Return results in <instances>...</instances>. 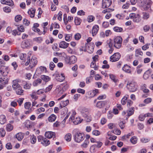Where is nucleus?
<instances>
[{"mask_svg": "<svg viewBox=\"0 0 153 153\" xmlns=\"http://www.w3.org/2000/svg\"><path fill=\"white\" fill-rule=\"evenodd\" d=\"M89 112L88 109L85 108H82L80 110V112L82 115L84 117L85 120L87 122H89L91 120Z\"/></svg>", "mask_w": 153, "mask_h": 153, "instance_id": "nucleus-1", "label": "nucleus"}, {"mask_svg": "<svg viewBox=\"0 0 153 153\" xmlns=\"http://www.w3.org/2000/svg\"><path fill=\"white\" fill-rule=\"evenodd\" d=\"M137 83L133 81L129 82L127 84V88L129 91L131 92H134L136 91L137 89Z\"/></svg>", "mask_w": 153, "mask_h": 153, "instance_id": "nucleus-2", "label": "nucleus"}, {"mask_svg": "<svg viewBox=\"0 0 153 153\" xmlns=\"http://www.w3.org/2000/svg\"><path fill=\"white\" fill-rule=\"evenodd\" d=\"M28 58H29V57H28ZM37 63V58L35 56H32L30 59V58L25 63V65L27 66L29 64L30 67L31 68H32L36 65Z\"/></svg>", "mask_w": 153, "mask_h": 153, "instance_id": "nucleus-3", "label": "nucleus"}, {"mask_svg": "<svg viewBox=\"0 0 153 153\" xmlns=\"http://www.w3.org/2000/svg\"><path fill=\"white\" fill-rule=\"evenodd\" d=\"M122 39L120 36H117L114 39V46L117 49L120 48L122 45Z\"/></svg>", "mask_w": 153, "mask_h": 153, "instance_id": "nucleus-4", "label": "nucleus"}, {"mask_svg": "<svg viewBox=\"0 0 153 153\" xmlns=\"http://www.w3.org/2000/svg\"><path fill=\"white\" fill-rule=\"evenodd\" d=\"M76 114L75 112H73L72 114L69 118V121L73 122L75 125H77L81 123L82 120L79 117H74V116Z\"/></svg>", "mask_w": 153, "mask_h": 153, "instance_id": "nucleus-5", "label": "nucleus"}, {"mask_svg": "<svg viewBox=\"0 0 153 153\" xmlns=\"http://www.w3.org/2000/svg\"><path fill=\"white\" fill-rule=\"evenodd\" d=\"M65 60L67 64H71L75 63L77 61V58L74 56L70 57L66 56L65 58Z\"/></svg>", "mask_w": 153, "mask_h": 153, "instance_id": "nucleus-6", "label": "nucleus"}, {"mask_svg": "<svg viewBox=\"0 0 153 153\" xmlns=\"http://www.w3.org/2000/svg\"><path fill=\"white\" fill-rule=\"evenodd\" d=\"M85 136L82 133L79 132L76 133L74 137L75 141L77 143H80L84 139Z\"/></svg>", "mask_w": 153, "mask_h": 153, "instance_id": "nucleus-7", "label": "nucleus"}, {"mask_svg": "<svg viewBox=\"0 0 153 153\" xmlns=\"http://www.w3.org/2000/svg\"><path fill=\"white\" fill-rule=\"evenodd\" d=\"M120 57V55L119 53H114L110 57V60L112 62H114L118 61Z\"/></svg>", "mask_w": 153, "mask_h": 153, "instance_id": "nucleus-8", "label": "nucleus"}, {"mask_svg": "<svg viewBox=\"0 0 153 153\" xmlns=\"http://www.w3.org/2000/svg\"><path fill=\"white\" fill-rule=\"evenodd\" d=\"M96 106L97 107L101 108L106 106H109V102L106 101H100L97 102Z\"/></svg>", "mask_w": 153, "mask_h": 153, "instance_id": "nucleus-9", "label": "nucleus"}, {"mask_svg": "<svg viewBox=\"0 0 153 153\" xmlns=\"http://www.w3.org/2000/svg\"><path fill=\"white\" fill-rule=\"evenodd\" d=\"M9 71L8 67L6 66L1 67L0 69V73L3 76H7Z\"/></svg>", "mask_w": 153, "mask_h": 153, "instance_id": "nucleus-10", "label": "nucleus"}, {"mask_svg": "<svg viewBox=\"0 0 153 153\" xmlns=\"http://www.w3.org/2000/svg\"><path fill=\"white\" fill-rule=\"evenodd\" d=\"M45 136L49 139L53 138L54 140H56V139L55 133L52 131L46 132L45 134Z\"/></svg>", "mask_w": 153, "mask_h": 153, "instance_id": "nucleus-11", "label": "nucleus"}, {"mask_svg": "<svg viewBox=\"0 0 153 153\" xmlns=\"http://www.w3.org/2000/svg\"><path fill=\"white\" fill-rule=\"evenodd\" d=\"M56 79L58 81L61 82L65 79V76L63 74H61L60 75L58 73H56L55 74Z\"/></svg>", "mask_w": 153, "mask_h": 153, "instance_id": "nucleus-12", "label": "nucleus"}, {"mask_svg": "<svg viewBox=\"0 0 153 153\" xmlns=\"http://www.w3.org/2000/svg\"><path fill=\"white\" fill-rule=\"evenodd\" d=\"M111 0H102V7L105 8L108 7L111 4Z\"/></svg>", "mask_w": 153, "mask_h": 153, "instance_id": "nucleus-13", "label": "nucleus"}, {"mask_svg": "<svg viewBox=\"0 0 153 153\" xmlns=\"http://www.w3.org/2000/svg\"><path fill=\"white\" fill-rule=\"evenodd\" d=\"M19 80L18 79L13 80L12 82V87L14 90L16 89L17 88L21 86L19 84Z\"/></svg>", "mask_w": 153, "mask_h": 153, "instance_id": "nucleus-14", "label": "nucleus"}, {"mask_svg": "<svg viewBox=\"0 0 153 153\" xmlns=\"http://www.w3.org/2000/svg\"><path fill=\"white\" fill-rule=\"evenodd\" d=\"M9 79L7 76H4L0 78V83L2 85H5L7 84Z\"/></svg>", "mask_w": 153, "mask_h": 153, "instance_id": "nucleus-15", "label": "nucleus"}, {"mask_svg": "<svg viewBox=\"0 0 153 153\" xmlns=\"http://www.w3.org/2000/svg\"><path fill=\"white\" fill-rule=\"evenodd\" d=\"M1 2L2 4H5L10 6H13L14 4L12 0H1Z\"/></svg>", "mask_w": 153, "mask_h": 153, "instance_id": "nucleus-16", "label": "nucleus"}, {"mask_svg": "<svg viewBox=\"0 0 153 153\" xmlns=\"http://www.w3.org/2000/svg\"><path fill=\"white\" fill-rule=\"evenodd\" d=\"M134 111V107H131L128 111L127 115L124 117V119L126 120H127L128 117L133 114Z\"/></svg>", "mask_w": 153, "mask_h": 153, "instance_id": "nucleus-17", "label": "nucleus"}, {"mask_svg": "<svg viewBox=\"0 0 153 153\" xmlns=\"http://www.w3.org/2000/svg\"><path fill=\"white\" fill-rule=\"evenodd\" d=\"M98 92V90L97 89H95V90L88 92V95L89 97H92L95 96Z\"/></svg>", "mask_w": 153, "mask_h": 153, "instance_id": "nucleus-18", "label": "nucleus"}, {"mask_svg": "<svg viewBox=\"0 0 153 153\" xmlns=\"http://www.w3.org/2000/svg\"><path fill=\"white\" fill-rule=\"evenodd\" d=\"M99 29L98 25H95L94 26L92 30V34L93 36H95L97 33Z\"/></svg>", "mask_w": 153, "mask_h": 153, "instance_id": "nucleus-19", "label": "nucleus"}, {"mask_svg": "<svg viewBox=\"0 0 153 153\" xmlns=\"http://www.w3.org/2000/svg\"><path fill=\"white\" fill-rule=\"evenodd\" d=\"M68 45L69 43L64 41H62L59 44V47L61 48H66L68 47Z\"/></svg>", "mask_w": 153, "mask_h": 153, "instance_id": "nucleus-20", "label": "nucleus"}, {"mask_svg": "<svg viewBox=\"0 0 153 153\" xmlns=\"http://www.w3.org/2000/svg\"><path fill=\"white\" fill-rule=\"evenodd\" d=\"M7 119L6 116L3 114L0 115V124H4L6 122Z\"/></svg>", "mask_w": 153, "mask_h": 153, "instance_id": "nucleus-21", "label": "nucleus"}, {"mask_svg": "<svg viewBox=\"0 0 153 153\" xmlns=\"http://www.w3.org/2000/svg\"><path fill=\"white\" fill-rule=\"evenodd\" d=\"M16 91V93L17 94L19 95H23L24 91L22 89L21 86L16 89L14 90Z\"/></svg>", "mask_w": 153, "mask_h": 153, "instance_id": "nucleus-22", "label": "nucleus"}, {"mask_svg": "<svg viewBox=\"0 0 153 153\" xmlns=\"http://www.w3.org/2000/svg\"><path fill=\"white\" fill-rule=\"evenodd\" d=\"M123 70L125 72L131 73V71L130 70V67L127 65H125L123 68Z\"/></svg>", "mask_w": 153, "mask_h": 153, "instance_id": "nucleus-23", "label": "nucleus"}, {"mask_svg": "<svg viewBox=\"0 0 153 153\" xmlns=\"http://www.w3.org/2000/svg\"><path fill=\"white\" fill-rule=\"evenodd\" d=\"M56 118V117L55 115L52 114L48 118V120L49 122H52L55 121Z\"/></svg>", "mask_w": 153, "mask_h": 153, "instance_id": "nucleus-24", "label": "nucleus"}, {"mask_svg": "<svg viewBox=\"0 0 153 153\" xmlns=\"http://www.w3.org/2000/svg\"><path fill=\"white\" fill-rule=\"evenodd\" d=\"M25 125L27 128H30L32 127V122L28 120H26L25 123Z\"/></svg>", "mask_w": 153, "mask_h": 153, "instance_id": "nucleus-25", "label": "nucleus"}, {"mask_svg": "<svg viewBox=\"0 0 153 153\" xmlns=\"http://www.w3.org/2000/svg\"><path fill=\"white\" fill-rule=\"evenodd\" d=\"M69 103V100H68L65 101H62L60 104V107L61 108L65 107Z\"/></svg>", "mask_w": 153, "mask_h": 153, "instance_id": "nucleus-26", "label": "nucleus"}, {"mask_svg": "<svg viewBox=\"0 0 153 153\" xmlns=\"http://www.w3.org/2000/svg\"><path fill=\"white\" fill-rule=\"evenodd\" d=\"M50 141L46 138H44L42 142V144L45 146H47L50 144Z\"/></svg>", "mask_w": 153, "mask_h": 153, "instance_id": "nucleus-27", "label": "nucleus"}, {"mask_svg": "<svg viewBox=\"0 0 153 153\" xmlns=\"http://www.w3.org/2000/svg\"><path fill=\"white\" fill-rule=\"evenodd\" d=\"M24 135L22 133L20 132L17 133L16 135V138L19 141L21 140L23 138Z\"/></svg>", "mask_w": 153, "mask_h": 153, "instance_id": "nucleus-28", "label": "nucleus"}, {"mask_svg": "<svg viewBox=\"0 0 153 153\" xmlns=\"http://www.w3.org/2000/svg\"><path fill=\"white\" fill-rule=\"evenodd\" d=\"M35 12V9H31L28 11V13L31 18H33L34 16Z\"/></svg>", "mask_w": 153, "mask_h": 153, "instance_id": "nucleus-29", "label": "nucleus"}, {"mask_svg": "<svg viewBox=\"0 0 153 153\" xmlns=\"http://www.w3.org/2000/svg\"><path fill=\"white\" fill-rule=\"evenodd\" d=\"M41 78L46 82H48L50 79V78L48 76L45 75H41Z\"/></svg>", "mask_w": 153, "mask_h": 153, "instance_id": "nucleus-30", "label": "nucleus"}, {"mask_svg": "<svg viewBox=\"0 0 153 153\" xmlns=\"http://www.w3.org/2000/svg\"><path fill=\"white\" fill-rule=\"evenodd\" d=\"M142 14V18L143 19L147 20L149 18L150 15L149 13L146 12H143Z\"/></svg>", "mask_w": 153, "mask_h": 153, "instance_id": "nucleus-31", "label": "nucleus"}, {"mask_svg": "<svg viewBox=\"0 0 153 153\" xmlns=\"http://www.w3.org/2000/svg\"><path fill=\"white\" fill-rule=\"evenodd\" d=\"M97 146L96 145H93L91 146L90 149V151L91 153H95L96 151Z\"/></svg>", "mask_w": 153, "mask_h": 153, "instance_id": "nucleus-32", "label": "nucleus"}, {"mask_svg": "<svg viewBox=\"0 0 153 153\" xmlns=\"http://www.w3.org/2000/svg\"><path fill=\"white\" fill-rule=\"evenodd\" d=\"M141 89L144 93H148L149 91V90L146 88V84H143L141 86Z\"/></svg>", "mask_w": 153, "mask_h": 153, "instance_id": "nucleus-33", "label": "nucleus"}, {"mask_svg": "<svg viewBox=\"0 0 153 153\" xmlns=\"http://www.w3.org/2000/svg\"><path fill=\"white\" fill-rule=\"evenodd\" d=\"M150 72L149 70H148L146 71L143 75V78L144 79H146L148 78L149 76V74Z\"/></svg>", "mask_w": 153, "mask_h": 153, "instance_id": "nucleus-34", "label": "nucleus"}, {"mask_svg": "<svg viewBox=\"0 0 153 153\" xmlns=\"http://www.w3.org/2000/svg\"><path fill=\"white\" fill-rule=\"evenodd\" d=\"M71 134L70 133L67 134L65 137V139L67 142H69L71 140Z\"/></svg>", "mask_w": 153, "mask_h": 153, "instance_id": "nucleus-35", "label": "nucleus"}, {"mask_svg": "<svg viewBox=\"0 0 153 153\" xmlns=\"http://www.w3.org/2000/svg\"><path fill=\"white\" fill-rule=\"evenodd\" d=\"M42 80L40 79H38L35 80L33 83V85L34 86H37L39 84L42 82Z\"/></svg>", "mask_w": 153, "mask_h": 153, "instance_id": "nucleus-36", "label": "nucleus"}, {"mask_svg": "<svg viewBox=\"0 0 153 153\" xmlns=\"http://www.w3.org/2000/svg\"><path fill=\"white\" fill-rule=\"evenodd\" d=\"M91 67L92 68H94L95 70H97L98 68V66L96 65V63L95 61H93L91 63Z\"/></svg>", "mask_w": 153, "mask_h": 153, "instance_id": "nucleus-37", "label": "nucleus"}, {"mask_svg": "<svg viewBox=\"0 0 153 153\" xmlns=\"http://www.w3.org/2000/svg\"><path fill=\"white\" fill-rule=\"evenodd\" d=\"M36 141V136L34 135H33L30 137V142L32 144H35Z\"/></svg>", "mask_w": 153, "mask_h": 153, "instance_id": "nucleus-38", "label": "nucleus"}, {"mask_svg": "<svg viewBox=\"0 0 153 153\" xmlns=\"http://www.w3.org/2000/svg\"><path fill=\"white\" fill-rule=\"evenodd\" d=\"M110 78L115 83H116L118 81L116 79V76L113 74H109Z\"/></svg>", "mask_w": 153, "mask_h": 153, "instance_id": "nucleus-39", "label": "nucleus"}, {"mask_svg": "<svg viewBox=\"0 0 153 153\" xmlns=\"http://www.w3.org/2000/svg\"><path fill=\"white\" fill-rule=\"evenodd\" d=\"M81 19L77 17H75V23L76 25H79L81 22Z\"/></svg>", "mask_w": 153, "mask_h": 153, "instance_id": "nucleus-40", "label": "nucleus"}, {"mask_svg": "<svg viewBox=\"0 0 153 153\" xmlns=\"http://www.w3.org/2000/svg\"><path fill=\"white\" fill-rule=\"evenodd\" d=\"M13 129V126L10 124H7L6 126V130L8 131H10Z\"/></svg>", "mask_w": 153, "mask_h": 153, "instance_id": "nucleus-41", "label": "nucleus"}, {"mask_svg": "<svg viewBox=\"0 0 153 153\" xmlns=\"http://www.w3.org/2000/svg\"><path fill=\"white\" fill-rule=\"evenodd\" d=\"M128 95H126L124 96L121 100V103L123 105H124L126 104V100L128 97Z\"/></svg>", "mask_w": 153, "mask_h": 153, "instance_id": "nucleus-42", "label": "nucleus"}, {"mask_svg": "<svg viewBox=\"0 0 153 153\" xmlns=\"http://www.w3.org/2000/svg\"><path fill=\"white\" fill-rule=\"evenodd\" d=\"M23 43L25 47L27 48V47L30 46V41L28 40H25V41Z\"/></svg>", "mask_w": 153, "mask_h": 153, "instance_id": "nucleus-43", "label": "nucleus"}, {"mask_svg": "<svg viewBox=\"0 0 153 153\" xmlns=\"http://www.w3.org/2000/svg\"><path fill=\"white\" fill-rule=\"evenodd\" d=\"M26 56V54L23 53H21L20 55V58L21 60H22L23 62H25Z\"/></svg>", "mask_w": 153, "mask_h": 153, "instance_id": "nucleus-44", "label": "nucleus"}, {"mask_svg": "<svg viewBox=\"0 0 153 153\" xmlns=\"http://www.w3.org/2000/svg\"><path fill=\"white\" fill-rule=\"evenodd\" d=\"M89 143V141L88 140H85L84 142L81 145L82 147L84 148H86Z\"/></svg>", "mask_w": 153, "mask_h": 153, "instance_id": "nucleus-45", "label": "nucleus"}, {"mask_svg": "<svg viewBox=\"0 0 153 153\" xmlns=\"http://www.w3.org/2000/svg\"><path fill=\"white\" fill-rule=\"evenodd\" d=\"M130 140L131 143L133 144H135L137 142V139L134 136L131 138Z\"/></svg>", "mask_w": 153, "mask_h": 153, "instance_id": "nucleus-46", "label": "nucleus"}, {"mask_svg": "<svg viewBox=\"0 0 153 153\" xmlns=\"http://www.w3.org/2000/svg\"><path fill=\"white\" fill-rule=\"evenodd\" d=\"M113 29L114 31L118 32H121L123 30L122 28L118 27H114Z\"/></svg>", "mask_w": 153, "mask_h": 153, "instance_id": "nucleus-47", "label": "nucleus"}, {"mask_svg": "<svg viewBox=\"0 0 153 153\" xmlns=\"http://www.w3.org/2000/svg\"><path fill=\"white\" fill-rule=\"evenodd\" d=\"M133 21L134 22H138L140 21V16L138 14L133 19Z\"/></svg>", "mask_w": 153, "mask_h": 153, "instance_id": "nucleus-48", "label": "nucleus"}, {"mask_svg": "<svg viewBox=\"0 0 153 153\" xmlns=\"http://www.w3.org/2000/svg\"><path fill=\"white\" fill-rule=\"evenodd\" d=\"M36 93L35 92H33L30 94L31 98L35 100H36L38 98V97L36 95Z\"/></svg>", "mask_w": 153, "mask_h": 153, "instance_id": "nucleus-49", "label": "nucleus"}, {"mask_svg": "<svg viewBox=\"0 0 153 153\" xmlns=\"http://www.w3.org/2000/svg\"><path fill=\"white\" fill-rule=\"evenodd\" d=\"M4 11L6 13H8L10 12L11 11V8L9 7H5L3 8Z\"/></svg>", "mask_w": 153, "mask_h": 153, "instance_id": "nucleus-50", "label": "nucleus"}, {"mask_svg": "<svg viewBox=\"0 0 153 153\" xmlns=\"http://www.w3.org/2000/svg\"><path fill=\"white\" fill-rule=\"evenodd\" d=\"M39 70L42 73H45L46 71V67L44 66H40L39 68V69H38V70Z\"/></svg>", "mask_w": 153, "mask_h": 153, "instance_id": "nucleus-51", "label": "nucleus"}, {"mask_svg": "<svg viewBox=\"0 0 153 153\" xmlns=\"http://www.w3.org/2000/svg\"><path fill=\"white\" fill-rule=\"evenodd\" d=\"M24 100V98H19L18 99V100H16L17 102L18 103L19 105V106H20Z\"/></svg>", "mask_w": 153, "mask_h": 153, "instance_id": "nucleus-52", "label": "nucleus"}, {"mask_svg": "<svg viewBox=\"0 0 153 153\" xmlns=\"http://www.w3.org/2000/svg\"><path fill=\"white\" fill-rule=\"evenodd\" d=\"M0 133L2 137L4 136L5 134V131L3 128H1L0 129Z\"/></svg>", "mask_w": 153, "mask_h": 153, "instance_id": "nucleus-53", "label": "nucleus"}, {"mask_svg": "<svg viewBox=\"0 0 153 153\" xmlns=\"http://www.w3.org/2000/svg\"><path fill=\"white\" fill-rule=\"evenodd\" d=\"M95 17L93 16H88V21L89 22H91L94 19Z\"/></svg>", "mask_w": 153, "mask_h": 153, "instance_id": "nucleus-54", "label": "nucleus"}, {"mask_svg": "<svg viewBox=\"0 0 153 153\" xmlns=\"http://www.w3.org/2000/svg\"><path fill=\"white\" fill-rule=\"evenodd\" d=\"M34 40L38 43H41L42 41V38L41 37L35 38L34 39Z\"/></svg>", "mask_w": 153, "mask_h": 153, "instance_id": "nucleus-55", "label": "nucleus"}, {"mask_svg": "<svg viewBox=\"0 0 153 153\" xmlns=\"http://www.w3.org/2000/svg\"><path fill=\"white\" fill-rule=\"evenodd\" d=\"M22 17L20 15L16 16L15 17V20L16 22H18L21 20Z\"/></svg>", "mask_w": 153, "mask_h": 153, "instance_id": "nucleus-56", "label": "nucleus"}, {"mask_svg": "<svg viewBox=\"0 0 153 153\" xmlns=\"http://www.w3.org/2000/svg\"><path fill=\"white\" fill-rule=\"evenodd\" d=\"M145 117H146L144 114H141L139 115L138 117V119L141 121H143L144 120Z\"/></svg>", "mask_w": 153, "mask_h": 153, "instance_id": "nucleus-57", "label": "nucleus"}, {"mask_svg": "<svg viewBox=\"0 0 153 153\" xmlns=\"http://www.w3.org/2000/svg\"><path fill=\"white\" fill-rule=\"evenodd\" d=\"M12 34L15 36L16 35H20L21 33L20 32H19L18 30H15L12 31Z\"/></svg>", "mask_w": 153, "mask_h": 153, "instance_id": "nucleus-58", "label": "nucleus"}, {"mask_svg": "<svg viewBox=\"0 0 153 153\" xmlns=\"http://www.w3.org/2000/svg\"><path fill=\"white\" fill-rule=\"evenodd\" d=\"M114 10H112L110 8H108L102 11V13L104 14H105L107 13L113 11Z\"/></svg>", "mask_w": 153, "mask_h": 153, "instance_id": "nucleus-59", "label": "nucleus"}, {"mask_svg": "<svg viewBox=\"0 0 153 153\" xmlns=\"http://www.w3.org/2000/svg\"><path fill=\"white\" fill-rule=\"evenodd\" d=\"M6 148L7 149H11L12 148V146L11 144V143H7L5 146Z\"/></svg>", "mask_w": 153, "mask_h": 153, "instance_id": "nucleus-60", "label": "nucleus"}, {"mask_svg": "<svg viewBox=\"0 0 153 153\" xmlns=\"http://www.w3.org/2000/svg\"><path fill=\"white\" fill-rule=\"evenodd\" d=\"M31 105V104L30 102H26L25 103L24 106L26 109H28L30 107Z\"/></svg>", "mask_w": 153, "mask_h": 153, "instance_id": "nucleus-61", "label": "nucleus"}, {"mask_svg": "<svg viewBox=\"0 0 153 153\" xmlns=\"http://www.w3.org/2000/svg\"><path fill=\"white\" fill-rule=\"evenodd\" d=\"M81 37V35L79 33H77L75 35L74 38L76 40H79Z\"/></svg>", "mask_w": 153, "mask_h": 153, "instance_id": "nucleus-62", "label": "nucleus"}, {"mask_svg": "<svg viewBox=\"0 0 153 153\" xmlns=\"http://www.w3.org/2000/svg\"><path fill=\"white\" fill-rule=\"evenodd\" d=\"M31 84L26 83V84L24 85V88L25 89H29L30 88Z\"/></svg>", "mask_w": 153, "mask_h": 153, "instance_id": "nucleus-63", "label": "nucleus"}, {"mask_svg": "<svg viewBox=\"0 0 153 153\" xmlns=\"http://www.w3.org/2000/svg\"><path fill=\"white\" fill-rule=\"evenodd\" d=\"M92 134L93 135L96 136H98L100 134V131L97 130H94L92 132Z\"/></svg>", "mask_w": 153, "mask_h": 153, "instance_id": "nucleus-64", "label": "nucleus"}]
</instances>
